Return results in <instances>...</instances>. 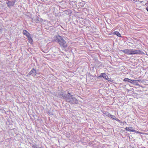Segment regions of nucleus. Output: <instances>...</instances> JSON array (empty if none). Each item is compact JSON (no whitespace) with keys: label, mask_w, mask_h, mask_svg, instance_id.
<instances>
[{"label":"nucleus","mask_w":148,"mask_h":148,"mask_svg":"<svg viewBox=\"0 0 148 148\" xmlns=\"http://www.w3.org/2000/svg\"><path fill=\"white\" fill-rule=\"evenodd\" d=\"M29 74L35 76L36 74V71L34 69H32L29 72Z\"/></svg>","instance_id":"5"},{"label":"nucleus","mask_w":148,"mask_h":148,"mask_svg":"<svg viewBox=\"0 0 148 148\" xmlns=\"http://www.w3.org/2000/svg\"><path fill=\"white\" fill-rule=\"evenodd\" d=\"M138 54H144V53L140 50H136L133 49H131L130 55H134Z\"/></svg>","instance_id":"3"},{"label":"nucleus","mask_w":148,"mask_h":148,"mask_svg":"<svg viewBox=\"0 0 148 148\" xmlns=\"http://www.w3.org/2000/svg\"><path fill=\"white\" fill-rule=\"evenodd\" d=\"M103 114H105L106 116L109 117L110 116V114L108 112H105L103 113Z\"/></svg>","instance_id":"14"},{"label":"nucleus","mask_w":148,"mask_h":148,"mask_svg":"<svg viewBox=\"0 0 148 148\" xmlns=\"http://www.w3.org/2000/svg\"><path fill=\"white\" fill-rule=\"evenodd\" d=\"M68 94L69 95H70V93H69V92H68Z\"/></svg>","instance_id":"20"},{"label":"nucleus","mask_w":148,"mask_h":148,"mask_svg":"<svg viewBox=\"0 0 148 148\" xmlns=\"http://www.w3.org/2000/svg\"><path fill=\"white\" fill-rule=\"evenodd\" d=\"M108 76L105 73H101L100 75L97 77V78L103 77L104 79H106L107 78H108Z\"/></svg>","instance_id":"7"},{"label":"nucleus","mask_w":148,"mask_h":148,"mask_svg":"<svg viewBox=\"0 0 148 148\" xmlns=\"http://www.w3.org/2000/svg\"><path fill=\"white\" fill-rule=\"evenodd\" d=\"M23 34L26 36L27 37L30 35V34L26 30H24L23 32Z\"/></svg>","instance_id":"9"},{"label":"nucleus","mask_w":148,"mask_h":148,"mask_svg":"<svg viewBox=\"0 0 148 148\" xmlns=\"http://www.w3.org/2000/svg\"><path fill=\"white\" fill-rule=\"evenodd\" d=\"M131 49H125L121 50V51L127 55H130Z\"/></svg>","instance_id":"8"},{"label":"nucleus","mask_w":148,"mask_h":148,"mask_svg":"<svg viewBox=\"0 0 148 148\" xmlns=\"http://www.w3.org/2000/svg\"><path fill=\"white\" fill-rule=\"evenodd\" d=\"M109 117L111 118L112 119H114V120H116V121H120V120H119L118 118H115V117L114 115L110 114V116H109Z\"/></svg>","instance_id":"13"},{"label":"nucleus","mask_w":148,"mask_h":148,"mask_svg":"<svg viewBox=\"0 0 148 148\" xmlns=\"http://www.w3.org/2000/svg\"><path fill=\"white\" fill-rule=\"evenodd\" d=\"M70 97H71L70 99H72L71 100L70 98H69L66 99V101L68 102L71 103H72L77 104L78 103V100L75 97H73V95H70Z\"/></svg>","instance_id":"2"},{"label":"nucleus","mask_w":148,"mask_h":148,"mask_svg":"<svg viewBox=\"0 0 148 148\" xmlns=\"http://www.w3.org/2000/svg\"><path fill=\"white\" fill-rule=\"evenodd\" d=\"M137 132V133H138L140 134H143V133H141V132H138H138Z\"/></svg>","instance_id":"18"},{"label":"nucleus","mask_w":148,"mask_h":148,"mask_svg":"<svg viewBox=\"0 0 148 148\" xmlns=\"http://www.w3.org/2000/svg\"><path fill=\"white\" fill-rule=\"evenodd\" d=\"M106 79L108 81H110V82H112V81L110 80V79L108 77V78H107Z\"/></svg>","instance_id":"17"},{"label":"nucleus","mask_w":148,"mask_h":148,"mask_svg":"<svg viewBox=\"0 0 148 148\" xmlns=\"http://www.w3.org/2000/svg\"><path fill=\"white\" fill-rule=\"evenodd\" d=\"M125 129V130L127 131L132 132H135V130L133 129L132 127H126Z\"/></svg>","instance_id":"6"},{"label":"nucleus","mask_w":148,"mask_h":148,"mask_svg":"<svg viewBox=\"0 0 148 148\" xmlns=\"http://www.w3.org/2000/svg\"><path fill=\"white\" fill-rule=\"evenodd\" d=\"M27 38H28L29 42L31 44H32L33 42V40L32 38L31 37L30 35L28 37H27Z\"/></svg>","instance_id":"12"},{"label":"nucleus","mask_w":148,"mask_h":148,"mask_svg":"<svg viewBox=\"0 0 148 148\" xmlns=\"http://www.w3.org/2000/svg\"><path fill=\"white\" fill-rule=\"evenodd\" d=\"M123 81L125 82H127L131 83L132 82V80L127 78H125L124 79Z\"/></svg>","instance_id":"11"},{"label":"nucleus","mask_w":148,"mask_h":148,"mask_svg":"<svg viewBox=\"0 0 148 148\" xmlns=\"http://www.w3.org/2000/svg\"><path fill=\"white\" fill-rule=\"evenodd\" d=\"M139 80H132V82L131 83V84H134V83H136V82L137 81H139Z\"/></svg>","instance_id":"15"},{"label":"nucleus","mask_w":148,"mask_h":148,"mask_svg":"<svg viewBox=\"0 0 148 148\" xmlns=\"http://www.w3.org/2000/svg\"><path fill=\"white\" fill-rule=\"evenodd\" d=\"M146 10L148 12V7L146 8Z\"/></svg>","instance_id":"19"},{"label":"nucleus","mask_w":148,"mask_h":148,"mask_svg":"<svg viewBox=\"0 0 148 148\" xmlns=\"http://www.w3.org/2000/svg\"><path fill=\"white\" fill-rule=\"evenodd\" d=\"M32 148H38L36 145H33L32 146Z\"/></svg>","instance_id":"16"},{"label":"nucleus","mask_w":148,"mask_h":148,"mask_svg":"<svg viewBox=\"0 0 148 148\" xmlns=\"http://www.w3.org/2000/svg\"><path fill=\"white\" fill-rule=\"evenodd\" d=\"M55 41L58 43L61 47L65 48L68 47V45L66 41L62 36L58 35V36H55Z\"/></svg>","instance_id":"1"},{"label":"nucleus","mask_w":148,"mask_h":148,"mask_svg":"<svg viewBox=\"0 0 148 148\" xmlns=\"http://www.w3.org/2000/svg\"><path fill=\"white\" fill-rule=\"evenodd\" d=\"M15 3V1H8L6 3L8 7H10L11 6H13Z\"/></svg>","instance_id":"4"},{"label":"nucleus","mask_w":148,"mask_h":148,"mask_svg":"<svg viewBox=\"0 0 148 148\" xmlns=\"http://www.w3.org/2000/svg\"><path fill=\"white\" fill-rule=\"evenodd\" d=\"M112 34L116 35L118 37H122L121 34L119 32L117 31L114 32Z\"/></svg>","instance_id":"10"}]
</instances>
